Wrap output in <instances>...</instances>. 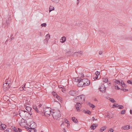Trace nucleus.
<instances>
[{"label":"nucleus","instance_id":"53","mask_svg":"<svg viewBox=\"0 0 132 132\" xmlns=\"http://www.w3.org/2000/svg\"><path fill=\"white\" fill-rule=\"evenodd\" d=\"M4 132H9V130H8V128L7 129L5 130V131H4Z\"/></svg>","mask_w":132,"mask_h":132},{"label":"nucleus","instance_id":"31","mask_svg":"<svg viewBox=\"0 0 132 132\" xmlns=\"http://www.w3.org/2000/svg\"><path fill=\"white\" fill-rule=\"evenodd\" d=\"M84 112L85 113H87L88 114L90 115L91 113V112L89 110H87V111H84Z\"/></svg>","mask_w":132,"mask_h":132},{"label":"nucleus","instance_id":"51","mask_svg":"<svg viewBox=\"0 0 132 132\" xmlns=\"http://www.w3.org/2000/svg\"><path fill=\"white\" fill-rule=\"evenodd\" d=\"M98 78V77H97V76H96V77H94V79H97Z\"/></svg>","mask_w":132,"mask_h":132},{"label":"nucleus","instance_id":"12","mask_svg":"<svg viewBox=\"0 0 132 132\" xmlns=\"http://www.w3.org/2000/svg\"><path fill=\"white\" fill-rule=\"evenodd\" d=\"M130 128V127L128 125H127L125 126H124L122 127L121 128V129L125 130H128Z\"/></svg>","mask_w":132,"mask_h":132},{"label":"nucleus","instance_id":"20","mask_svg":"<svg viewBox=\"0 0 132 132\" xmlns=\"http://www.w3.org/2000/svg\"><path fill=\"white\" fill-rule=\"evenodd\" d=\"M26 110L28 112H30L31 110V108L29 106H27L25 108Z\"/></svg>","mask_w":132,"mask_h":132},{"label":"nucleus","instance_id":"19","mask_svg":"<svg viewBox=\"0 0 132 132\" xmlns=\"http://www.w3.org/2000/svg\"><path fill=\"white\" fill-rule=\"evenodd\" d=\"M113 81L114 82L117 84L119 85H120V81L119 80H118L116 79L113 80Z\"/></svg>","mask_w":132,"mask_h":132},{"label":"nucleus","instance_id":"35","mask_svg":"<svg viewBox=\"0 0 132 132\" xmlns=\"http://www.w3.org/2000/svg\"><path fill=\"white\" fill-rule=\"evenodd\" d=\"M47 24L45 23H43L41 25V26H42V27H45L46 26Z\"/></svg>","mask_w":132,"mask_h":132},{"label":"nucleus","instance_id":"4","mask_svg":"<svg viewBox=\"0 0 132 132\" xmlns=\"http://www.w3.org/2000/svg\"><path fill=\"white\" fill-rule=\"evenodd\" d=\"M75 81L77 82H78V86L79 87H83L85 86L84 85V83L81 81V78L80 77H77L75 79Z\"/></svg>","mask_w":132,"mask_h":132},{"label":"nucleus","instance_id":"49","mask_svg":"<svg viewBox=\"0 0 132 132\" xmlns=\"http://www.w3.org/2000/svg\"><path fill=\"white\" fill-rule=\"evenodd\" d=\"M80 23H76L75 25L76 26H79Z\"/></svg>","mask_w":132,"mask_h":132},{"label":"nucleus","instance_id":"14","mask_svg":"<svg viewBox=\"0 0 132 132\" xmlns=\"http://www.w3.org/2000/svg\"><path fill=\"white\" fill-rule=\"evenodd\" d=\"M97 126L96 124H93L90 127V128L94 130L95 129L96 127Z\"/></svg>","mask_w":132,"mask_h":132},{"label":"nucleus","instance_id":"22","mask_svg":"<svg viewBox=\"0 0 132 132\" xmlns=\"http://www.w3.org/2000/svg\"><path fill=\"white\" fill-rule=\"evenodd\" d=\"M11 128L13 129L14 132H18L17 128L14 126H12Z\"/></svg>","mask_w":132,"mask_h":132},{"label":"nucleus","instance_id":"50","mask_svg":"<svg viewBox=\"0 0 132 132\" xmlns=\"http://www.w3.org/2000/svg\"><path fill=\"white\" fill-rule=\"evenodd\" d=\"M8 130H9V132H11L12 131V130L11 129V128H10V129H9V128H8Z\"/></svg>","mask_w":132,"mask_h":132},{"label":"nucleus","instance_id":"17","mask_svg":"<svg viewBox=\"0 0 132 132\" xmlns=\"http://www.w3.org/2000/svg\"><path fill=\"white\" fill-rule=\"evenodd\" d=\"M6 125L4 124H3L0 127V129L2 130H4L6 128Z\"/></svg>","mask_w":132,"mask_h":132},{"label":"nucleus","instance_id":"26","mask_svg":"<svg viewBox=\"0 0 132 132\" xmlns=\"http://www.w3.org/2000/svg\"><path fill=\"white\" fill-rule=\"evenodd\" d=\"M103 81L105 82H107L108 81V79L107 78H103Z\"/></svg>","mask_w":132,"mask_h":132},{"label":"nucleus","instance_id":"39","mask_svg":"<svg viewBox=\"0 0 132 132\" xmlns=\"http://www.w3.org/2000/svg\"><path fill=\"white\" fill-rule=\"evenodd\" d=\"M126 112L125 110H124L121 111V114H125Z\"/></svg>","mask_w":132,"mask_h":132},{"label":"nucleus","instance_id":"21","mask_svg":"<svg viewBox=\"0 0 132 132\" xmlns=\"http://www.w3.org/2000/svg\"><path fill=\"white\" fill-rule=\"evenodd\" d=\"M106 128V127L105 126H104L103 127L101 128L100 129V131L101 132H103L104 130H105Z\"/></svg>","mask_w":132,"mask_h":132},{"label":"nucleus","instance_id":"57","mask_svg":"<svg viewBox=\"0 0 132 132\" xmlns=\"http://www.w3.org/2000/svg\"><path fill=\"white\" fill-rule=\"evenodd\" d=\"M130 114H132V110H130Z\"/></svg>","mask_w":132,"mask_h":132},{"label":"nucleus","instance_id":"9","mask_svg":"<svg viewBox=\"0 0 132 132\" xmlns=\"http://www.w3.org/2000/svg\"><path fill=\"white\" fill-rule=\"evenodd\" d=\"M106 87H105V86L103 85H102L101 87L99 88V89L100 91L102 93H104L106 91Z\"/></svg>","mask_w":132,"mask_h":132},{"label":"nucleus","instance_id":"15","mask_svg":"<svg viewBox=\"0 0 132 132\" xmlns=\"http://www.w3.org/2000/svg\"><path fill=\"white\" fill-rule=\"evenodd\" d=\"M33 109H35L36 112L37 113L41 114L42 112L40 111H39L38 109L36 106H33Z\"/></svg>","mask_w":132,"mask_h":132},{"label":"nucleus","instance_id":"34","mask_svg":"<svg viewBox=\"0 0 132 132\" xmlns=\"http://www.w3.org/2000/svg\"><path fill=\"white\" fill-rule=\"evenodd\" d=\"M100 73L99 72H98V71H96L95 73L96 76L98 77V75L100 74Z\"/></svg>","mask_w":132,"mask_h":132},{"label":"nucleus","instance_id":"43","mask_svg":"<svg viewBox=\"0 0 132 132\" xmlns=\"http://www.w3.org/2000/svg\"><path fill=\"white\" fill-rule=\"evenodd\" d=\"M90 106L92 108H94L95 107V106L94 105L92 104H90Z\"/></svg>","mask_w":132,"mask_h":132},{"label":"nucleus","instance_id":"63","mask_svg":"<svg viewBox=\"0 0 132 132\" xmlns=\"http://www.w3.org/2000/svg\"><path fill=\"white\" fill-rule=\"evenodd\" d=\"M3 124L0 121V126H1Z\"/></svg>","mask_w":132,"mask_h":132},{"label":"nucleus","instance_id":"1","mask_svg":"<svg viewBox=\"0 0 132 132\" xmlns=\"http://www.w3.org/2000/svg\"><path fill=\"white\" fill-rule=\"evenodd\" d=\"M52 115L54 119L59 120L60 119L61 114L59 110H57L56 111H53V114H52Z\"/></svg>","mask_w":132,"mask_h":132},{"label":"nucleus","instance_id":"45","mask_svg":"<svg viewBox=\"0 0 132 132\" xmlns=\"http://www.w3.org/2000/svg\"><path fill=\"white\" fill-rule=\"evenodd\" d=\"M92 120H93V121H94V120H97V119H95V118H94V117H92Z\"/></svg>","mask_w":132,"mask_h":132},{"label":"nucleus","instance_id":"46","mask_svg":"<svg viewBox=\"0 0 132 132\" xmlns=\"http://www.w3.org/2000/svg\"><path fill=\"white\" fill-rule=\"evenodd\" d=\"M65 122L66 123H68V122H69L68 121L67 119L65 120Z\"/></svg>","mask_w":132,"mask_h":132},{"label":"nucleus","instance_id":"2","mask_svg":"<svg viewBox=\"0 0 132 132\" xmlns=\"http://www.w3.org/2000/svg\"><path fill=\"white\" fill-rule=\"evenodd\" d=\"M85 96L84 95H81L77 96L76 98L75 97L73 100L75 101L76 100H77V101L82 104L85 102Z\"/></svg>","mask_w":132,"mask_h":132},{"label":"nucleus","instance_id":"41","mask_svg":"<svg viewBox=\"0 0 132 132\" xmlns=\"http://www.w3.org/2000/svg\"><path fill=\"white\" fill-rule=\"evenodd\" d=\"M48 40H47V39H46L44 40V43L45 44H47L48 42Z\"/></svg>","mask_w":132,"mask_h":132},{"label":"nucleus","instance_id":"33","mask_svg":"<svg viewBox=\"0 0 132 132\" xmlns=\"http://www.w3.org/2000/svg\"><path fill=\"white\" fill-rule=\"evenodd\" d=\"M127 82L129 84H132V80H128L127 81Z\"/></svg>","mask_w":132,"mask_h":132},{"label":"nucleus","instance_id":"30","mask_svg":"<svg viewBox=\"0 0 132 132\" xmlns=\"http://www.w3.org/2000/svg\"><path fill=\"white\" fill-rule=\"evenodd\" d=\"M27 112L26 111L21 110L20 111H19V114H20V116L21 117H22L21 116V114L23 113V112Z\"/></svg>","mask_w":132,"mask_h":132},{"label":"nucleus","instance_id":"10","mask_svg":"<svg viewBox=\"0 0 132 132\" xmlns=\"http://www.w3.org/2000/svg\"><path fill=\"white\" fill-rule=\"evenodd\" d=\"M81 105V104L80 103H77L75 105V106L76 109L78 111H80V109H79V108L80 107V106Z\"/></svg>","mask_w":132,"mask_h":132},{"label":"nucleus","instance_id":"13","mask_svg":"<svg viewBox=\"0 0 132 132\" xmlns=\"http://www.w3.org/2000/svg\"><path fill=\"white\" fill-rule=\"evenodd\" d=\"M113 115L112 113L111 112L108 113L107 115V117L110 119L113 117Z\"/></svg>","mask_w":132,"mask_h":132},{"label":"nucleus","instance_id":"61","mask_svg":"<svg viewBox=\"0 0 132 132\" xmlns=\"http://www.w3.org/2000/svg\"><path fill=\"white\" fill-rule=\"evenodd\" d=\"M63 131L64 132H66V130L65 129V128H64L63 129Z\"/></svg>","mask_w":132,"mask_h":132},{"label":"nucleus","instance_id":"8","mask_svg":"<svg viewBox=\"0 0 132 132\" xmlns=\"http://www.w3.org/2000/svg\"><path fill=\"white\" fill-rule=\"evenodd\" d=\"M81 81L83 82L84 85L85 86L89 85L90 84V81L87 79L85 78L83 79H81Z\"/></svg>","mask_w":132,"mask_h":132},{"label":"nucleus","instance_id":"54","mask_svg":"<svg viewBox=\"0 0 132 132\" xmlns=\"http://www.w3.org/2000/svg\"><path fill=\"white\" fill-rule=\"evenodd\" d=\"M18 129L19 131V132H21L22 131V130L20 129V128H18Z\"/></svg>","mask_w":132,"mask_h":132},{"label":"nucleus","instance_id":"52","mask_svg":"<svg viewBox=\"0 0 132 132\" xmlns=\"http://www.w3.org/2000/svg\"><path fill=\"white\" fill-rule=\"evenodd\" d=\"M80 0H77V5H78V4H79V1H80Z\"/></svg>","mask_w":132,"mask_h":132},{"label":"nucleus","instance_id":"11","mask_svg":"<svg viewBox=\"0 0 132 132\" xmlns=\"http://www.w3.org/2000/svg\"><path fill=\"white\" fill-rule=\"evenodd\" d=\"M82 54V52L81 51H78V52H75L73 54L75 55H76L78 56H81Z\"/></svg>","mask_w":132,"mask_h":132},{"label":"nucleus","instance_id":"47","mask_svg":"<svg viewBox=\"0 0 132 132\" xmlns=\"http://www.w3.org/2000/svg\"><path fill=\"white\" fill-rule=\"evenodd\" d=\"M120 85H121L123 84V83H124V82L122 80H121V82L120 81Z\"/></svg>","mask_w":132,"mask_h":132},{"label":"nucleus","instance_id":"36","mask_svg":"<svg viewBox=\"0 0 132 132\" xmlns=\"http://www.w3.org/2000/svg\"><path fill=\"white\" fill-rule=\"evenodd\" d=\"M110 101L112 103H113L115 102V101L114 100V99L113 98H110Z\"/></svg>","mask_w":132,"mask_h":132},{"label":"nucleus","instance_id":"28","mask_svg":"<svg viewBox=\"0 0 132 132\" xmlns=\"http://www.w3.org/2000/svg\"><path fill=\"white\" fill-rule=\"evenodd\" d=\"M54 7L53 6H50L49 8V12H51L52 11L54 10Z\"/></svg>","mask_w":132,"mask_h":132},{"label":"nucleus","instance_id":"37","mask_svg":"<svg viewBox=\"0 0 132 132\" xmlns=\"http://www.w3.org/2000/svg\"><path fill=\"white\" fill-rule=\"evenodd\" d=\"M118 105V104H114L113 105V108H116V107H117Z\"/></svg>","mask_w":132,"mask_h":132},{"label":"nucleus","instance_id":"62","mask_svg":"<svg viewBox=\"0 0 132 132\" xmlns=\"http://www.w3.org/2000/svg\"><path fill=\"white\" fill-rule=\"evenodd\" d=\"M42 106V105L41 104H40L39 105V107H40Z\"/></svg>","mask_w":132,"mask_h":132},{"label":"nucleus","instance_id":"29","mask_svg":"<svg viewBox=\"0 0 132 132\" xmlns=\"http://www.w3.org/2000/svg\"><path fill=\"white\" fill-rule=\"evenodd\" d=\"M114 86L115 88L117 89L120 90V88L118 85L116 84H114Z\"/></svg>","mask_w":132,"mask_h":132},{"label":"nucleus","instance_id":"44","mask_svg":"<svg viewBox=\"0 0 132 132\" xmlns=\"http://www.w3.org/2000/svg\"><path fill=\"white\" fill-rule=\"evenodd\" d=\"M113 130L112 128H111L109 131V132H113Z\"/></svg>","mask_w":132,"mask_h":132},{"label":"nucleus","instance_id":"18","mask_svg":"<svg viewBox=\"0 0 132 132\" xmlns=\"http://www.w3.org/2000/svg\"><path fill=\"white\" fill-rule=\"evenodd\" d=\"M72 120L75 123H77L78 121L77 119L75 117H72Z\"/></svg>","mask_w":132,"mask_h":132},{"label":"nucleus","instance_id":"25","mask_svg":"<svg viewBox=\"0 0 132 132\" xmlns=\"http://www.w3.org/2000/svg\"><path fill=\"white\" fill-rule=\"evenodd\" d=\"M52 94L53 95L54 97L55 98H56V97H57L58 95L57 94V93L55 92H53L52 93Z\"/></svg>","mask_w":132,"mask_h":132},{"label":"nucleus","instance_id":"40","mask_svg":"<svg viewBox=\"0 0 132 132\" xmlns=\"http://www.w3.org/2000/svg\"><path fill=\"white\" fill-rule=\"evenodd\" d=\"M122 87H126L127 85L126 84H125V83H123V84L121 85Z\"/></svg>","mask_w":132,"mask_h":132},{"label":"nucleus","instance_id":"64","mask_svg":"<svg viewBox=\"0 0 132 132\" xmlns=\"http://www.w3.org/2000/svg\"><path fill=\"white\" fill-rule=\"evenodd\" d=\"M121 90H122V91H124V88H121V89H120Z\"/></svg>","mask_w":132,"mask_h":132},{"label":"nucleus","instance_id":"27","mask_svg":"<svg viewBox=\"0 0 132 132\" xmlns=\"http://www.w3.org/2000/svg\"><path fill=\"white\" fill-rule=\"evenodd\" d=\"M50 38V34H47L46 36H45L46 39H47V40H48Z\"/></svg>","mask_w":132,"mask_h":132},{"label":"nucleus","instance_id":"59","mask_svg":"<svg viewBox=\"0 0 132 132\" xmlns=\"http://www.w3.org/2000/svg\"><path fill=\"white\" fill-rule=\"evenodd\" d=\"M62 92H65V90H64V89H62Z\"/></svg>","mask_w":132,"mask_h":132},{"label":"nucleus","instance_id":"58","mask_svg":"<svg viewBox=\"0 0 132 132\" xmlns=\"http://www.w3.org/2000/svg\"><path fill=\"white\" fill-rule=\"evenodd\" d=\"M59 87L60 88H62V87L61 85L59 86Z\"/></svg>","mask_w":132,"mask_h":132},{"label":"nucleus","instance_id":"55","mask_svg":"<svg viewBox=\"0 0 132 132\" xmlns=\"http://www.w3.org/2000/svg\"><path fill=\"white\" fill-rule=\"evenodd\" d=\"M128 91V89H124V92H126Z\"/></svg>","mask_w":132,"mask_h":132},{"label":"nucleus","instance_id":"7","mask_svg":"<svg viewBox=\"0 0 132 132\" xmlns=\"http://www.w3.org/2000/svg\"><path fill=\"white\" fill-rule=\"evenodd\" d=\"M69 93L71 96H76L78 95L79 92L76 90H71L69 91Z\"/></svg>","mask_w":132,"mask_h":132},{"label":"nucleus","instance_id":"23","mask_svg":"<svg viewBox=\"0 0 132 132\" xmlns=\"http://www.w3.org/2000/svg\"><path fill=\"white\" fill-rule=\"evenodd\" d=\"M57 97H56V98H57V100L59 101L60 102H62V98L61 97L59 96L58 95L57 96Z\"/></svg>","mask_w":132,"mask_h":132},{"label":"nucleus","instance_id":"38","mask_svg":"<svg viewBox=\"0 0 132 132\" xmlns=\"http://www.w3.org/2000/svg\"><path fill=\"white\" fill-rule=\"evenodd\" d=\"M52 1L55 3H58L59 1V0H52Z\"/></svg>","mask_w":132,"mask_h":132},{"label":"nucleus","instance_id":"3","mask_svg":"<svg viewBox=\"0 0 132 132\" xmlns=\"http://www.w3.org/2000/svg\"><path fill=\"white\" fill-rule=\"evenodd\" d=\"M51 108H48L44 111V113H43L42 115L43 116L45 115L47 117L49 116L52 112Z\"/></svg>","mask_w":132,"mask_h":132},{"label":"nucleus","instance_id":"5","mask_svg":"<svg viewBox=\"0 0 132 132\" xmlns=\"http://www.w3.org/2000/svg\"><path fill=\"white\" fill-rule=\"evenodd\" d=\"M8 79H7L5 82V83L3 85L4 90L6 91L10 88L11 86L10 84L9 83V81H7Z\"/></svg>","mask_w":132,"mask_h":132},{"label":"nucleus","instance_id":"6","mask_svg":"<svg viewBox=\"0 0 132 132\" xmlns=\"http://www.w3.org/2000/svg\"><path fill=\"white\" fill-rule=\"evenodd\" d=\"M9 22V20H7L5 18L4 19L2 22L3 27L5 28H7L10 24Z\"/></svg>","mask_w":132,"mask_h":132},{"label":"nucleus","instance_id":"60","mask_svg":"<svg viewBox=\"0 0 132 132\" xmlns=\"http://www.w3.org/2000/svg\"><path fill=\"white\" fill-rule=\"evenodd\" d=\"M14 39V37H12L11 39V40L10 41V42H11V40H13Z\"/></svg>","mask_w":132,"mask_h":132},{"label":"nucleus","instance_id":"42","mask_svg":"<svg viewBox=\"0 0 132 132\" xmlns=\"http://www.w3.org/2000/svg\"><path fill=\"white\" fill-rule=\"evenodd\" d=\"M100 32L99 33L101 35H104V33L102 31H100Z\"/></svg>","mask_w":132,"mask_h":132},{"label":"nucleus","instance_id":"24","mask_svg":"<svg viewBox=\"0 0 132 132\" xmlns=\"http://www.w3.org/2000/svg\"><path fill=\"white\" fill-rule=\"evenodd\" d=\"M36 130L34 128H31L29 130V131L30 132H36Z\"/></svg>","mask_w":132,"mask_h":132},{"label":"nucleus","instance_id":"56","mask_svg":"<svg viewBox=\"0 0 132 132\" xmlns=\"http://www.w3.org/2000/svg\"><path fill=\"white\" fill-rule=\"evenodd\" d=\"M102 51H100L99 52V54H100V55H101L102 54Z\"/></svg>","mask_w":132,"mask_h":132},{"label":"nucleus","instance_id":"16","mask_svg":"<svg viewBox=\"0 0 132 132\" xmlns=\"http://www.w3.org/2000/svg\"><path fill=\"white\" fill-rule=\"evenodd\" d=\"M66 40V38L65 37H62L60 40V42L62 43H64Z\"/></svg>","mask_w":132,"mask_h":132},{"label":"nucleus","instance_id":"48","mask_svg":"<svg viewBox=\"0 0 132 132\" xmlns=\"http://www.w3.org/2000/svg\"><path fill=\"white\" fill-rule=\"evenodd\" d=\"M38 34L40 36H42V33L41 32H38Z\"/></svg>","mask_w":132,"mask_h":132},{"label":"nucleus","instance_id":"32","mask_svg":"<svg viewBox=\"0 0 132 132\" xmlns=\"http://www.w3.org/2000/svg\"><path fill=\"white\" fill-rule=\"evenodd\" d=\"M117 108L120 109H122L124 108L123 106L122 105H118Z\"/></svg>","mask_w":132,"mask_h":132}]
</instances>
